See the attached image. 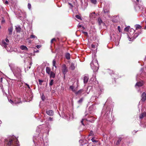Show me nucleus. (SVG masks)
Masks as SVG:
<instances>
[{
    "label": "nucleus",
    "instance_id": "nucleus-1",
    "mask_svg": "<svg viewBox=\"0 0 146 146\" xmlns=\"http://www.w3.org/2000/svg\"><path fill=\"white\" fill-rule=\"evenodd\" d=\"M6 146H19V142L14 136H10L5 140Z\"/></svg>",
    "mask_w": 146,
    "mask_h": 146
},
{
    "label": "nucleus",
    "instance_id": "nucleus-2",
    "mask_svg": "<svg viewBox=\"0 0 146 146\" xmlns=\"http://www.w3.org/2000/svg\"><path fill=\"white\" fill-rule=\"evenodd\" d=\"M9 66L15 76H16V74H19L21 72V69L15 66L14 64H11Z\"/></svg>",
    "mask_w": 146,
    "mask_h": 146
},
{
    "label": "nucleus",
    "instance_id": "nucleus-3",
    "mask_svg": "<svg viewBox=\"0 0 146 146\" xmlns=\"http://www.w3.org/2000/svg\"><path fill=\"white\" fill-rule=\"evenodd\" d=\"M90 65L94 72H96L98 70V61L96 60H93L91 62Z\"/></svg>",
    "mask_w": 146,
    "mask_h": 146
},
{
    "label": "nucleus",
    "instance_id": "nucleus-4",
    "mask_svg": "<svg viewBox=\"0 0 146 146\" xmlns=\"http://www.w3.org/2000/svg\"><path fill=\"white\" fill-rule=\"evenodd\" d=\"M9 41L8 39L6 38L5 40H2L1 41V45L4 46L8 51L9 50L7 48V46L8 45Z\"/></svg>",
    "mask_w": 146,
    "mask_h": 146
},
{
    "label": "nucleus",
    "instance_id": "nucleus-5",
    "mask_svg": "<svg viewBox=\"0 0 146 146\" xmlns=\"http://www.w3.org/2000/svg\"><path fill=\"white\" fill-rule=\"evenodd\" d=\"M62 70L63 73L65 75L68 71V68L65 64H63L62 66Z\"/></svg>",
    "mask_w": 146,
    "mask_h": 146
},
{
    "label": "nucleus",
    "instance_id": "nucleus-6",
    "mask_svg": "<svg viewBox=\"0 0 146 146\" xmlns=\"http://www.w3.org/2000/svg\"><path fill=\"white\" fill-rule=\"evenodd\" d=\"M76 66V65L75 63L72 62L70 64L69 69L71 70H74L75 69Z\"/></svg>",
    "mask_w": 146,
    "mask_h": 146
},
{
    "label": "nucleus",
    "instance_id": "nucleus-7",
    "mask_svg": "<svg viewBox=\"0 0 146 146\" xmlns=\"http://www.w3.org/2000/svg\"><path fill=\"white\" fill-rule=\"evenodd\" d=\"M141 100L142 101H145L146 99V94L145 92H143L141 95Z\"/></svg>",
    "mask_w": 146,
    "mask_h": 146
},
{
    "label": "nucleus",
    "instance_id": "nucleus-8",
    "mask_svg": "<svg viewBox=\"0 0 146 146\" xmlns=\"http://www.w3.org/2000/svg\"><path fill=\"white\" fill-rule=\"evenodd\" d=\"M143 84V82H137V83L135 85V87H136L137 86H138V87H139L142 86Z\"/></svg>",
    "mask_w": 146,
    "mask_h": 146
},
{
    "label": "nucleus",
    "instance_id": "nucleus-9",
    "mask_svg": "<svg viewBox=\"0 0 146 146\" xmlns=\"http://www.w3.org/2000/svg\"><path fill=\"white\" fill-rule=\"evenodd\" d=\"M46 113L48 115L50 116L53 115L54 114V112L52 110L46 111Z\"/></svg>",
    "mask_w": 146,
    "mask_h": 146
},
{
    "label": "nucleus",
    "instance_id": "nucleus-10",
    "mask_svg": "<svg viewBox=\"0 0 146 146\" xmlns=\"http://www.w3.org/2000/svg\"><path fill=\"white\" fill-rule=\"evenodd\" d=\"M84 93V90L82 89H81L78 92H76V95H81L82 94Z\"/></svg>",
    "mask_w": 146,
    "mask_h": 146
},
{
    "label": "nucleus",
    "instance_id": "nucleus-11",
    "mask_svg": "<svg viewBox=\"0 0 146 146\" xmlns=\"http://www.w3.org/2000/svg\"><path fill=\"white\" fill-rule=\"evenodd\" d=\"M20 48L22 50H28V49L25 46L22 45L20 46Z\"/></svg>",
    "mask_w": 146,
    "mask_h": 146
},
{
    "label": "nucleus",
    "instance_id": "nucleus-12",
    "mask_svg": "<svg viewBox=\"0 0 146 146\" xmlns=\"http://www.w3.org/2000/svg\"><path fill=\"white\" fill-rule=\"evenodd\" d=\"M20 102V98H16L14 101V103L16 104L19 103Z\"/></svg>",
    "mask_w": 146,
    "mask_h": 146
},
{
    "label": "nucleus",
    "instance_id": "nucleus-13",
    "mask_svg": "<svg viewBox=\"0 0 146 146\" xmlns=\"http://www.w3.org/2000/svg\"><path fill=\"white\" fill-rule=\"evenodd\" d=\"M88 77L85 76L84 79V83L85 84L87 82L88 80Z\"/></svg>",
    "mask_w": 146,
    "mask_h": 146
},
{
    "label": "nucleus",
    "instance_id": "nucleus-14",
    "mask_svg": "<svg viewBox=\"0 0 146 146\" xmlns=\"http://www.w3.org/2000/svg\"><path fill=\"white\" fill-rule=\"evenodd\" d=\"M146 115V113H144L141 114L139 116V118L140 119H142Z\"/></svg>",
    "mask_w": 146,
    "mask_h": 146
},
{
    "label": "nucleus",
    "instance_id": "nucleus-15",
    "mask_svg": "<svg viewBox=\"0 0 146 146\" xmlns=\"http://www.w3.org/2000/svg\"><path fill=\"white\" fill-rule=\"evenodd\" d=\"M136 29L137 30L140 29L141 28V27L139 25H135Z\"/></svg>",
    "mask_w": 146,
    "mask_h": 146
},
{
    "label": "nucleus",
    "instance_id": "nucleus-16",
    "mask_svg": "<svg viewBox=\"0 0 146 146\" xmlns=\"http://www.w3.org/2000/svg\"><path fill=\"white\" fill-rule=\"evenodd\" d=\"M12 28L10 27L8 29L9 34L11 35L12 34Z\"/></svg>",
    "mask_w": 146,
    "mask_h": 146
},
{
    "label": "nucleus",
    "instance_id": "nucleus-17",
    "mask_svg": "<svg viewBox=\"0 0 146 146\" xmlns=\"http://www.w3.org/2000/svg\"><path fill=\"white\" fill-rule=\"evenodd\" d=\"M65 57L67 59H70V54L69 53H67L65 54Z\"/></svg>",
    "mask_w": 146,
    "mask_h": 146
},
{
    "label": "nucleus",
    "instance_id": "nucleus-18",
    "mask_svg": "<svg viewBox=\"0 0 146 146\" xmlns=\"http://www.w3.org/2000/svg\"><path fill=\"white\" fill-rule=\"evenodd\" d=\"M46 72L48 74H50V69L48 67H47L46 68Z\"/></svg>",
    "mask_w": 146,
    "mask_h": 146
},
{
    "label": "nucleus",
    "instance_id": "nucleus-19",
    "mask_svg": "<svg viewBox=\"0 0 146 146\" xmlns=\"http://www.w3.org/2000/svg\"><path fill=\"white\" fill-rule=\"evenodd\" d=\"M121 137L119 138L118 140L117 141L116 143V145H118L119 144L121 140Z\"/></svg>",
    "mask_w": 146,
    "mask_h": 146
},
{
    "label": "nucleus",
    "instance_id": "nucleus-20",
    "mask_svg": "<svg viewBox=\"0 0 146 146\" xmlns=\"http://www.w3.org/2000/svg\"><path fill=\"white\" fill-rule=\"evenodd\" d=\"M21 29L19 27H16V30L17 32H20L21 31Z\"/></svg>",
    "mask_w": 146,
    "mask_h": 146
},
{
    "label": "nucleus",
    "instance_id": "nucleus-21",
    "mask_svg": "<svg viewBox=\"0 0 146 146\" xmlns=\"http://www.w3.org/2000/svg\"><path fill=\"white\" fill-rule=\"evenodd\" d=\"M30 38H36V39H37V38L36 36L33 35H31V36H30Z\"/></svg>",
    "mask_w": 146,
    "mask_h": 146
},
{
    "label": "nucleus",
    "instance_id": "nucleus-22",
    "mask_svg": "<svg viewBox=\"0 0 146 146\" xmlns=\"http://www.w3.org/2000/svg\"><path fill=\"white\" fill-rule=\"evenodd\" d=\"M50 77L53 78L55 77V74L53 72H51L50 74Z\"/></svg>",
    "mask_w": 146,
    "mask_h": 146
},
{
    "label": "nucleus",
    "instance_id": "nucleus-23",
    "mask_svg": "<svg viewBox=\"0 0 146 146\" xmlns=\"http://www.w3.org/2000/svg\"><path fill=\"white\" fill-rule=\"evenodd\" d=\"M56 62L54 60L52 62V65L53 66H54L55 68H56Z\"/></svg>",
    "mask_w": 146,
    "mask_h": 146
},
{
    "label": "nucleus",
    "instance_id": "nucleus-24",
    "mask_svg": "<svg viewBox=\"0 0 146 146\" xmlns=\"http://www.w3.org/2000/svg\"><path fill=\"white\" fill-rule=\"evenodd\" d=\"M90 1L93 4H96L97 2L96 0H90Z\"/></svg>",
    "mask_w": 146,
    "mask_h": 146
},
{
    "label": "nucleus",
    "instance_id": "nucleus-25",
    "mask_svg": "<svg viewBox=\"0 0 146 146\" xmlns=\"http://www.w3.org/2000/svg\"><path fill=\"white\" fill-rule=\"evenodd\" d=\"M98 23L99 25H100L102 22V20L100 19H98Z\"/></svg>",
    "mask_w": 146,
    "mask_h": 146
},
{
    "label": "nucleus",
    "instance_id": "nucleus-26",
    "mask_svg": "<svg viewBox=\"0 0 146 146\" xmlns=\"http://www.w3.org/2000/svg\"><path fill=\"white\" fill-rule=\"evenodd\" d=\"M130 28V27L128 26L126 27H125L124 29V30L125 31H128L129 30V29Z\"/></svg>",
    "mask_w": 146,
    "mask_h": 146
},
{
    "label": "nucleus",
    "instance_id": "nucleus-27",
    "mask_svg": "<svg viewBox=\"0 0 146 146\" xmlns=\"http://www.w3.org/2000/svg\"><path fill=\"white\" fill-rule=\"evenodd\" d=\"M54 80H51L50 81L49 85L50 86H52L53 85V83Z\"/></svg>",
    "mask_w": 146,
    "mask_h": 146
},
{
    "label": "nucleus",
    "instance_id": "nucleus-28",
    "mask_svg": "<svg viewBox=\"0 0 146 146\" xmlns=\"http://www.w3.org/2000/svg\"><path fill=\"white\" fill-rule=\"evenodd\" d=\"M28 7L29 9H31V5L30 3H28Z\"/></svg>",
    "mask_w": 146,
    "mask_h": 146
},
{
    "label": "nucleus",
    "instance_id": "nucleus-29",
    "mask_svg": "<svg viewBox=\"0 0 146 146\" xmlns=\"http://www.w3.org/2000/svg\"><path fill=\"white\" fill-rule=\"evenodd\" d=\"M76 18H77V19H81V18L80 16L78 15H76Z\"/></svg>",
    "mask_w": 146,
    "mask_h": 146
},
{
    "label": "nucleus",
    "instance_id": "nucleus-30",
    "mask_svg": "<svg viewBox=\"0 0 146 146\" xmlns=\"http://www.w3.org/2000/svg\"><path fill=\"white\" fill-rule=\"evenodd\" d=\"M91 140L93 142H97V141L96 140H95L93 138H92V139Z\"/></svg>",
    "mask_w": 146,
    "mask_h": 146
},
{
    "label": "nucleus",
    "instance_id": "nucleus-31",
    "mask_svg": "<svg viewBox=\"0 0 146 146\" xmlns=\"http://www.w3.org/2000/svg\"><path fill=\"white\" fill-rule=\"evenodd\" d=\"M76 90H77V89H76V88H74L73 89V90H72V91L73 92H74L76 93Z\"/></svg>",
    "mask_w": 146,
    "mask_h": 146
},
{
    "label": "nucleus",
    "instance_id": "nucleus-32",
    "mask_svg": "<svg viewBox=\"0 0 146 146\" xmlns=\"http://www.w3.org/2000/svg\"><path fill=\"white\" fill-rule=\"evenodd\" d=\"M56 40V39L55 38H52L51 41V43H53V42L54 41H55V40Z\"/></svg>",
    "mask_w": 146,
    "mask_h": 146
},
{
    "label": "nucleus",
    "instance_id": "nucleus-33",
    "mask_svg": "<svg viewBox=\"0 0 146 146\" xmlns=\"http://www.w3.org/2000/svg\"><path fill=\"white\" fill-rule=\"evenodd\" d=\"M82 33H84V35L86 36H87L88 35V33L86 32L82 31Z\"/></svg>",
    "mask_w": 146,
    "mask_h": 146
},
{
    "label": "nucleus",
    "instance_id": "nucleus-34",
    "mask_svg": "<svg viewBox=\"0 0 146 146\" xmlns=\"http://www.w3.org/2000/svg\"><path fill=\"white\" fill-rule=\"evenodd\" d=\"M74 88V86H70V89H71L72 90H73Z\"/></svg>",
    "mask_w": 146,
    "mask_h": 146
},
{
    "label": "nucleus",
    "instance_id": "nucleus-35",
    "mask_svg": "<svg viewBox=\"0 0 146 146\" xmlns=\"http://www.w3.org/2000/svg\"><path fill=\"white\" fill-rule=\"evenodd\" d=\"M25 84L27 86L28 88L29 89H30V86L28 84L26 83H25Z\"/></svg>",
    "mask_w": 146,
    "mask_h": 146
},
{
    "label": "nucleus",
    "instance_id": "nucleus-36",
    "mask_svg": "<svg viewBox=\"0 0 146 146\" xmlns=\"http://www.w3.org/2000/svg\"><path fill=\"white\" fill-rule=\"evenodd\" d=\"M118 29L119 30V32H121V30L120 27V26H118Z\"/></svg>",
    "mask_w": 146,
    "mask_h": 146
},
{
    "label": "nucleus",
    "instance_id": "nucleus-37",
    "mask_svg": "<svg viewBox=\"0 0 146 146\" xmlns=\"http://www.w3.org/2000/svg\"><path fill=\"white\" fill-rule=\"evenodd\" d=\"M91 46H92V47L93 48H95V45H94L93 44H92L91 45Z\"/></svg>",
    "mask_w": 146,
    "mask_h": 146
},
{
    "label": "nucleus",
    "instance_id": "nucleus-38",
    "mask_svg": "<svg viewBox=\"0 0 146 146\" xmlns=\"http://www.w3.org/2000/svg\"><path fill=\"white\" fill-rule=\"evenodd\" d=\"M39 82L40 84H41V83L43 82L42 80H39Z\"/></svg>",
    "mask_w": 146,
    "mask_h": 146
},
{
    "label": "nucleus",
    "instance_id": "nucleus-39",
    "mask_svg": "<svg viewBox=\"0 0 146 146\" xmlns=\"http://www.w3.org/2000/svg\"><path fill=\"white\" fill-rule=\"evenodd\" d=\"M83 121H84V119H82L81 121V123L82 124L84 125V123H83Z\"/></svg>",
    "mask_w": 146,
    "mask_h": 146
},
{
    "label": "nucleus",
    "instance_id": "nucleus-40",
    "mask_svg": "<svg viewBox=\"0 0 146 146\" xmlns=\"http://www.w3.org/2000/svg\"><path fill=\"white\" fill-rule=\"evenodd\" d=\"M82 100H83L82 99H81L79 100L78 102L79 103H80L82 102Z\"/></svg>",
    "mask_w": 146,
    "mask_h": 146
},
{
    "label": "nucleus",
    "instance_id": "nucleus-41",
    "mask_svg": "<svg viewBox=\"0 0 146 146\" xmlns=\"http://www.w3.org/2000/svg\"><path fill=\"white\" fill-rule=\"evenodd\" d=\"M42 99L43 100H44V97L43 95H42Z\"/></svg>",
    "mask_w": 146,
    "mask_h": 146
},
{
    "label": "nucleus",
    "instance_id": "nucleus-42",
    "mask_svg": "<svg viewBox=\"0 0 146 146\" xmlns=\"http://www.w3.org/2000/svg\"><path fill=\"white\" fill-rule=\"evenodd\" d=\"M79 27L81 28H82L83 29H85L84 27H83V26H82V25H79Z\"/></svg>",
    "mask_w": 146,
    "mask_h": 146
},
{
    "label": "nucleus",
    "instance_id": "nucleus-43",
    "mask_svg": "<svg viewBox=\"0 0 146 146\" xmlns=\"http://www.w3.org/2000/svg\"><path fill=\"white\" fill-rule=\"evenodd\" d=\"M36 47L37 48H39L41 47V46L40 45H37Z\"/></svg>",
    "mask_w": 146,
    "mask_h": 146
},
{
    "label": "nucleus",
    "instance_id": "nucleus-44",
    "mask_svg": "<svg viewBox=\"0 0 146 146\" xmlns=\"http://www.w3.org/2000/svg\"><path fill=\"white\" fill-rule=\"evenodd\" d=\"M49 120L50 121H52V120H53V119H52V118H51V117H49Z\"/></svg>",
    "mask_w": 146,
    "mask_h": 146
},
{
    "label": "nucleus",
    "instance_id": "nucleus-45",
    "mask_svg": "<svg viewBox=\"0 0 146 146\" xmlns=\"http://www.w3.org/2000/svg\"><path fill=\"white\" fill-rule=\"evenodd\" d=\"M9 102H10L11 103H12L13 102V101L11 100H10L9 101Z\"/></svg>",
    "mask_w": 146,
    "mask_h": 146
},
{
    "label": "nucleus",
    "instance_id": "nucleus-46",
    "mask_svg": "<svg viewBox=\"0 0 146 146\" xmlns=\"http://www.w3.org/2000/svg\"><path fill=\"white\" fill-rule=\"evenodd\" d=\"M5 4H8V2L7 1H5Z\"/></svg>",
    "mask_w": 146,
    "mask_h": 146
},
{
    "label": "nucleus",
    "instance_id": "nucleus-47",
    "mask_svg": "<svg viewBox=\"0 0 146 146\" xmlns=\"http://www.w3.org/2000/svg\"><path fill=\"white\" fill-rule=\"evenodd\" d=\"M131 30H133V33H134L135 32V31L134 29H132Z\"/></svg>",
    "mask_w": 146,
    "mask_h": 146
},
{
    "label": "nucleus",
    "instance_id": "nucleus-48",
    "mask_svg": "<svg viewBox=\"0 0 146 146\" xmlns=\"http://www.w3.org/2000/svg\"><path fill=\"white\" fill-rule=\"evenodd\" d=\"M145 23H146V25H145V29H146V21H145Z\"/></svg>",
    "mask_w": 146,
    "mask_h": 146
},
{
    "label": "nucleus",
    "instance_id": "nucleus-49",
    "mask_svg": "<svg viewBox=\"0 0 146 146\" xmlns=\"http://www.w3.org/2000/svg\"><path fill=\"white\" fill-rule=\"evenodd\" d=\"M90 133H91V135H92V132L91 131V132H90Z\"/></svg>",
    "mask_w": 146,
    "mask_h": 146
},
{
    "label": "nucleus",
    "instance_id": "nucleus-50",
    "mask_svg": "<svg viewBox=\"0 0 146 146\" xmlns=\"http://www.w3.org/2000/svg\"><path fill=\"white\" fill-rule=\"evenodd\" d=\"M1 81H2V78H1Z\"/></svg>",
    "mask_w": 146,
    "mask_h": 146
},
{
    "label": "nucleus",
    "instance_id": "nucleus-51",
    "mask_svg": "<svg viewBox=\"0 0 146 146\" xmlns=\"http://www.w3.org/2000/svg\"><path fill=\"white\" fill-rule=\"evenodd\" d=\"M136 1L138 2H139V0H136Z\"/></svg>",
    "mask_w": 146,
    "mask_h": 146
},
{
    "label": "nucleus",
    "instance_id": "nucleus-52",
    "mask_svg": "<svg viewBox=\"0 0 146 146\" xmlns=\"http://www.w3.org/2000/svg\"><path fill=\"white\" fill-rule=\"evenodd\" d=\"M82 141V140H80V141Z\"/></svg>",
    "mask_w": 146,
    "mask_h": 146
},
{
    "label": "nucleus",
    "instance_id": "nucleus-53",
    "mask_svg": "<svg viewBox=\"0 0 146 146\" xmlns=\"http://www.w3.org/2000/svg\"><path fill=\"white\" fill-rule=\"evenodd\" d=\"M129 40L130 41V40H131V38H130V39Z\"/></svg>",
    "mask_w": 146,
    "mask_h": 146
},
{
    "label": "nucleus",
    "instance_id": "nucleus-54",
    "mask_svg": "<svg viewBox=\"0 0 146 146\" xmlns=\"http://www.w3.org/2000/svg\"><path fill=\"white\" fill-rule=\"evenodd\" d=\"M31 42V41H29V42Z\"/></svg>",
    "mask_w": 146,
    "mask_h": 146
},
{
    "label": "nucleus",
    "instance_id": "nucleus-55",
    "mask_svg": "<svg viewBox=\"0 0 146 146\" xmlns=\"http://www.w3.org/2000/svg\"><path fill=\"white\" fill-rule=\"evenodd\" d=\"M1 26H0V29L1 28Z\"/></svg>",
    "mask_w": 146,
    "mask_h": 146
}]
</instances>
